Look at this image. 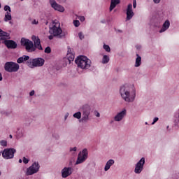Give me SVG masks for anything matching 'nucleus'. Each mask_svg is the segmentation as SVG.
Returning <instances> with one entry per match:
<instances>
[{
  "label": "nucleus",
  "instance_id": "nucleus-36",
  "mask_svg": "<svg viewBox=\"0 0 179 179\" xmlns=\"http://www.w3.org/2000/svg\"><path fill=\"white\" fill-rule=\"evenodd\" d=\"M158 120H159L158 117L154 118L153 122H152V124L153 125L154 124H155L156 122H157Z\"/></svg>",
  "mask_w": 179,
  "mask_h": 179
},
{
  "label": "nucleus",
  "instance_id": "nucleus-9",
  "mask_svg": "<svg viewBox=\"0 0 179 179\" xmlns=\"http://www.w3.org/2000/svg\"><path fill=\"white\" fill-rule=\"evenodd\" d=\"M39 168L40 166L38 162L33 163V164L30 167L27 169L26 175L31 176L34 173H36L37 172H38Z\"/></svg>",
  "mask_w": 179,
  "mask_h": 179
},
{
  "label": "nucleus",
  "instance_id": "nucleus-24",
  "mask_svg": "<svg viewBox=\"0 0 179 179\" xmlns=\"http://www.w3.org/2000/svg\"><path fill=\"white\" fill-rule=\"evenodd\" d=\"M8 73H13V72H17L19 69L18 68H6L4 69Z\"/></svg>",
  "mask_w": 179,
  "mask_h": 179
},
{
  "label": "nucleus",
  "instance_id": "nucleus-27",
  "mask_svg": "<svg viewBox=\"0 0 179 179\" xmlns=\"http://www.w3.org/2000/svg\"><path fill=\"white\" fill-rule=\"evenodd\" d=\"M81 112H77L75 114H73V117L76 118L77 120L81 119Z\"/></svg>",
  "mask_w": 179,
  "mask_h": 179
},
{
  "label": "nucleus",
  "instance_id": "nucleus-46",
  "mask_svg": "<svg viewBox=\"0 0 179 179\" xmlns=\"http://www.w3.org/2000/svg\"><path fill=\"white\" fill-rule=\"evenodd\" d=\"M3 80V76H1V73H0V81Z\"/></svg>",
  "mask_w": 179,
  "mask_h": 179
},
{
  "label": "nucleus",
  "instance_id": "nucleus-1",
  "mask_svg": "<svg viewBox=\"0 0 179 179\" xmlns=\"http://www.w3.org/2000/svg\"><path fill=\"white\" fill-rule=\"evenodd\" d=\"M31 40L32 41L26 38H22L20 41L21 45L25 47L27 52H34V51H36V48L43 51V46H41V41L40 40V38L33 35L31 36Z\"/></svg>",
  "mask_w": 179,
  "mask_h": 179
},
{
  "label": "nucleus",
  "instance_id": "nucleus-29",
  "mask_svg": "<svg viewBox=\"0 0 179 179\" xmlns=\"http://www.w3.org/2000/svg\"><path fill=\"white\" fill-rule=\"evenodd\" d=\"M3 10H5V12H8L10 13V12H12V10H10V6H5Z\"/></svg>",
  "mask_w": 179,
  "mask_h": 179
},
{
  "label": "nucleus",
  "instance_id": "nucleus-33",
  "mask_svg": "<svg viewBox=\"0 0 179 179\" xmlns=\"http://www.w3.org/2000/svg\"><path fill=\"white\" fill-rule=\"evenodd\" d=\"M78 37L80 40H83V38H85V36H83V34H82V32L78 33Z\"/></svg>",
  "mask_w": 179,
  "mask_h": 179
},
{
  "label": "nucleus",
  "instance_id": "nucleus-50",
  "mask_svg": "<svg viewBox=\"0 0 179 179\" xmlns=\"http://www.w3.org/2000/svg\"><path fill=\"white\" fill-rule=\"evenodd\" d=\"M52 69V71H57V69Z\"/></svg>",
  "mask_w": 179,
  "mask_h": 179
},
{
  "label": "nucleus",
  "instance_id": "nucleus-22",
  "mask_svg": "<svg viewBox=\"0 0 179 179\" xmlns=\"http://www.w3.org/2000/svg\"><path fill=\"white\" fill-rule=\"evenodd\" d=\"M136 57L135 66L138 68V66H141V64H142V57L138 54H136Z\"/></svg>",
  "mask_w": 179,
  "mask_h": 179
},
{
  "label": "nucleus",
  "instance_id": "nucleus-49",
  "mask_svg": "<svg viewBox=\"0 0 179 179\" xmlns=\"http://www.w3.org/2000/svg\"><path fill=\"white\" fill-rule=\"evenodd\" d=\"M118 33H122V30L118 29L117 30Z\"/></svg>",
  "mask_w": 179,
  "mask_h": 179
},
{
  "label": "nucleus",
  "instance_id": "nucleus-42",
  "mask_svg": "<svg viewBox=\"0 0 179 179\" xmlns=\"http://www.w3.org/2000/svg\"><path fill=\"white\" fill-rule=\"evenodd\" d=\"M176 119H177V120H176V121L179 122V113H178V114H176Z\"/></svg>",
  "mask_w": 179,
  "mask_h": 179
},
{
  "label": "nucleus",
  "instance_id": "nucleus-43",
  "mask_svg": "<svg viewBox=\"0 0 179 179\" xmlns=\"http://www.w3.org/2000/svg\"><path fill=\"white\" fill-rule=\"evenodd\" d=\"M87 69L85 68H81V69H77V71H83V70H86Z\"/></svg>",
  "mask_w": 179,
  "mask_h": 179
},
{
  "label": "nucleus",
  "instance_id": "nucleus-45",
  "mask_svg": "<svg viewBox=\"0 0 179 179\" xmlns=\"http://www.w3.org/2000/svg\"><path fill=\"white\" fill-rule=\"evenodd\" d=\"M48 38H49V40H52V38H54V35H50L48 36Z\"/></svg>",
  "mask_w": 179,
  "mask_h": 179
},
{
  "label": "nucleus",
  "instance_id": "nucleus-23",
  "mask_svg": "<svg viewBox=\"0 0 179 179\" xmlns=\"http://www.w3.org/2000/svg\"><path fill=\"white\" fill-rule=\"evenodd\" d=\"M4 22H9V20H12V14L9 12H6L3 19Z\"/></svg>",
  "mask_w": 179,
  "mask_h": 179
},
{
  "label": "nucleus",
  "instance_id": "nucleus-35",
  "mask_svg": "<svg viewBox=\"0 0 179 179\" xmlns=\"http://www.w3.org/2000/svg\"><path fill=\"white\" fill-rule=\"evenodd\" d=\"M78 19L80 22H83L85 20V16H79Z\"/></svg>",
  "mask_w": 179,
  "mask_h": 179
},
{
  "label": "nucleus",
  "instance_id": "nucleus-57",
  "mask_svg": "<svg viewBox=\"0 0 179 179\" xmlns=\"http://www.w3.org/2000/svg\"><path fill=\"white\" fill-rule=\"evenodd\" d=\"M21 1H23V0H21Z\"/></svg>",
  "mask_w": 179,
  "mask_h": 179
},
{
  "label": "nucleus",
  "instance_id": "nucleus-7",
  "mask_svg": "<svg viewBox=\"0 0 179 179\" xmlns=\"http://www.w3.org/2000/svg\"><path fill=\"white\" fill-rule=\"evenodd\" d=\"M8 34V37L6 38V39H0L3 41H4L5 45H6L7 48L13 50L15 48H17V43L15 42V41L9 40L10 38V34L9 33H7Z\"/></svg>",
  "mask_w": 179,
  "mask_h": 179
},
{
  "label": "nucleus",
  "instance_id": "nucleus-54",
  "mask_svg": "<svg viewBox=\"0 0 179 179\" xmlns=\"http://www.w3.org/2000/svg\"><path fill=\"white\" fill-rule=\"evenodd\" d=\"M68 116L67 115H66V117H65V119L66 120V117H67Z\"/></svg>",
  "mask_w": 179,
  "mask_h": 179
},
{
  "label": "nucleus",
  "instance_id": "nucleus-28",
  "mask_svg": "<svg viewBox=\"0 0 179 179\" xmlns=\"http://www.w3.org/2000/svg\"><path fill=\"white\" fill-rule=\"evenodd\" d=\"M103 50L106 51V52H110L111 51V48H110V46L108 45H103Z\"/></svg>",
  "mask_w": 179,
  "mask_h": 179
},
{
  "label": "nucleus",
  "instance_id": "nucleus-38",
  "mask_svg": "<svg viewBox=\"0 0 179 179\" xmlns=\"http://www.w3.org/2000/svg\"><path fill=\"white\" fill-rule=\"evenodd\" d=\"M32 24H38V21L36 20H34L32 21Z\"/></svg>",
  "mask_w": 179,
  "mask_h": 179
},
{
  "label": "nucleus",
  "instance_id": "nucleus-31",
  "mask_svg": "<svg viewBox=\"0 0 179 179\" xmlns=\"http://www.w3.org/2000/svg\"><path fill=\"white\" fill-rule=\"evenodd\" d=\"M45 54H50L51 48L50 46H48L47 48H45Z\"/></svg>",
  "mask_w": 179,
  "mask_h": 179
},
{
  "label": "nucleus",
  "instance_id": "nucleus-14",
  "mask_svg": "<svg viewBox=\"0 0 179 179\" xmlns=\"http://www.w3.org/2000/svg\"><path fill=\"white\" fill-rule=\"evenodd\" d=\"M127 115V110L123 109L122 112L118 113L116 114L115 116H114V121L115 122H120L122 121V119H124V117H126Z\"/></svg>",
  "mask_w": 179,
  "mask_h": 179
},
{
  "label": "nucleus",
  "instance_id": "nucleus-26",
  "mask_svg": "<svg viewBox=\"0 0 179 179\" xmlns=\"http://www.w3.org/2000/svg\"><path fill=\"white\" fill-rule=\"evenodd\" d=\"M71 55H75L73 54V52H72V48H71V47L68 46L66 57H71Z\"/></svg>",
  "mask_w": 179,
  "mask_h": 179
},
{
  "label": "nucleus",
  "instance_id": "nucleus-16",
  "mask_svg": "<svg viewBox=\"0 0 179 179\" xmlns=\"http://www.w3.org/2000/svg\"><path fill=\"white\" fill-rule=\"evenodd\" d=\"M134 11L132 10V4L130 3L127 6V20H131L132 17H134Z\"/></svg>",
  "mask_w": 179,
  "mask_h": 179
},
{
  "label": "nucleus",
  "instance_id": "nucleus-39",
  "mask_svg": "<svg viewBox=\"0 0 179 179\" xmlns=\"http://www.w3.org/2000/svg\"><path fill=\"white\" fill-rule=\"evenodd\" d=\"M136 48L137 50H141V48H142V46L141 45H136Z\"/></svg>",
  "mask_w": 179,
  "mask_h": 179
},
{
  "label": "nucleus",
  "instance_id": "nucleus-37",
  "mask_svg": "<svg viewBox=\"0 0 179 179\" xmlns=\"http://www.w3.org/2000/svg\"><path fill=\"white\" fill-rule=\"evenodd\" d=\"M133 8L135 9L136 8V0L133 1Z\"/></svg>",
  "mask_w": 179,
  "mask_h": 179
},
{
  "label": "nucleus",
  "instance_id": "nucleus-55",
  "mask_svg": "<svg viewBox=\"0 0 179 179\" xmlns=\"http://www.w3.org/2000/svg\"><path fill=\"white\" fill-rule=\"evenodd\" d=\"M10 24H12V22H10Z\"/></svg>",
  "mask_w": 179,
  "mask_h": 179
},
{
  "label": "nucleus",
  "instance_id": "nucleus-32",
  "mask_svg": "<svg viewBox=\"0 0 179 179\" xmlns=\"http://www.w3.org/2000/svg\"><path fill=\"white\" fill-rule=\"evenodd\" d=\"M1 145L3 146V147H6L7 146V141H1Z\"/></svg>",
  "mask_w": 179,
  "mask_h": 179
},
{
  "label": "nucleus",
  "instance_id": "nucleus-41",
  "mask_svg": "<svg viewBox=\"0 0 179 179\" xmlns=\"http://www.w3.org/2000/svg\"><path fill=\"white\" fill-rule=\"evenodd\" d=\"M160 1L162 0H153L154 3H160Z\"/></svg>",
  "mask_w": 179,
  "mask_h": 179
},
{
  "label": "nucleus",
  "instance_id": "nucleus-25",
  "mask_svg": "<svg viewBox=\"0 0 179 179\" xmlns=\"http://www.w3.org/2000/svg\"><path fill=\"white\" fill-rule=\"evenodd\" d=\"M110 61V57L108 55H103L102 59V64H108Z\"/></svg>",
  "mask_w": 179,
  "mask_h": 179
},
{
  "label": "nucleus",
  "instance_id": "nucleus-4",
  "mask_svg": "<svg viewBox=\"0 0 179 179\" xmlns=\"http://www.w3.org/2000/svg\"><path fill=\"white\" fill-rule=\"evenodd\" d=\"M61 24L58 20H55L52 22V27H50L49 33L52 34L54 37H58V38H65L68 36V31L61 29Z\"/></svg>",
  "mask_w": 179,
  "mask_h": 179
},
{
  "label": "nucleus",
  "instance_id": "nucleus-18",
  "mask_svg": "<svg viewBox=\"0 0 179 179\" xmlns=\"http://www.w3.org/2000/svg\"><path fill=\"white\" fill-rule=\"evenodd\" d=\"M121 3V0H111L110 1V6L109 8L110 12H112L113 10L117 6V5H119V3Z\"/></svg>",
  "mask_w": 179,
  "mask_h": 179
},
{
  "label": "nucleus",
  "instance_id": "nucleus-40",
  "mask_svg": "<svg viewBox=\"0 0 179 179\" xmlns=\"http://www.w3.org/2000/svg\"><path fill=\"white\" fill-rule=\"evenodd\" d=\"M76 150H77V148H76V147H73V148H71V149L70 150L71 152H72V151L76 152Z\"/></svg>",
  "mask_w": 179,
  "mask_h": 179
},
{
  "label": "nucleus",
  "instance_id": "nucleus-19",
  "mask_svg": "<svg viewBox=\"0 0 179 179\" xmlns=\"http://www.w3.org/2000/svg\"><path fill=\"white\" fill-rule=\"evenodd\" d=\"M169 27H170V21L166 20L165 22L162 25V28L159 31V33H164L166 30L169 29Z\"/></svg>",
  "mask_w": 179,
  "mask_h": 179
},
{
  "label": "nucleus",
  "instance_id": "nucleus-3",
  "mask_svg": "<svg viewBox=\"0 0 179 179\" xmlns=\"http://www.w3.org/2000/svg\"><path fill=\"white\" fill-rule=\"evenodd\" d=\"M27 62L28 66H43L45 60L41 57H37L35 59H30V57L27 55H23L17 59V64H23V62Z\"/></svg>",
  "mask_w": 179,
  "mask_h": 179
},
{
  "label": "nucleus",
  "instance_id": "nucleus-12",
  "mask_svg": "<svg viewBox=\"0 0 179 179\" xmlns=\"http://www.w3.org/2000/svg\"><path fill=\"white\" fill-rule=\"evenodd\" d=\"M145 164V158L143 157L136 163V168H134V173L136 174L141 173L143 171V167Z\"/></svg>",
  "mask_w": 179,
  "mask_h": 179
},
{
  "label": "nucleus",
  "instance_id": "nucleus-56",
  "mask_svg": "<svg viewBox=\"0 0 179 179\" xmlns=\"http://www.w3.org/2000/svg\"><path fill=\"white\" fill-rule=\"evenodd\" d=\"M0 98H1V96H0Z\"/></svg>",
  "mask_w": 179,
  "mask_h": 179
},
{
  "label": "nucleus",
  "instance_id": "nucleus-8",
  "mask_svg": "<svg viewBox=\"0 0 179 179\" xmlns=\"http://www.w3.org/2000/svg\"><path fill=\"white\" fill-rule=\"evenodd\" d=\"M88 151L87 149H84L80 154L78 155L77 162L76 164H83L86 159H87Z\"/></svg>",
  "mask_w": 179,
  "mask_h": 179
},
{
  "label": "nucleus",
  "instance_id": "nucleus-10",
  "mask_svg": "<svg viewBox=\"0 0 179 179\" xmlns=\"http://www.w3.org/2000/svg\"><path fill=\"white\" fill-rule=\"evenodd\" d=\"M16 153V150L13 148L4 149L3 157L6 159H10L14 157V154Z\"/></svg>",
  "mask_w": 179,
  "mask_h": 179
},
{
  "label": "nucleus",
  "instance_id": "nucleus-44",
  "mask_svg": "<svg viewBox=\"0 0 179 179\" xmlns=\"http://www.w3.org/2000/svg\"><path fill=\"white\" fill-rule=\"evenodd\" d=\"M34 93H35L34 90L31 91L30 92V96H33V95H34Z\"/></svg>",
  "mask_w": 179,
  "mask_h": 179
},
{
  "label": "nucleus",
  "instance_id": "nucleus-47",
  "mask_svg": "<svg viewBox=\"0 0 179 179\" xmlns=\"http://www.w3.org/2000/svg\"><path fill=\"white\" fill-rule=\"evenodd\" d=\"M96 117H100L99 113L97 112V113L96 114Z\"/></svg>",
  "mask_w": 179,
  "mask_h": 179
},
{
  "label": "nucleus",
  "instance_id": "nucleus-11",
  "mask_svg": "<svg viewBox=\"0 0 179 179\" xmlns=\"http://www.w3.org/2000/svg\"><path fill=\"white\" fill-rule=\"evenodd\" d=\"M50 6L57 12H65V8L58 4L55 0H50Z\"/></svg>",
  "mask_w": 179,
  "mask_h": 179
},
{
  "label": "nucleus",
  "instance_id": "nucleus-20",
  "mask_svg": "<svg viewBox=\"0 0 179 179\" xmlns=\"http://www.w3.org/2000/svg\"><path fill=\"white\" fill-rule=\"evenodd\" d=\"M115 164V161L113 159H109L108 162H106V164L104 167V171H108L109 169H110L111 166Z\"/></svg>",
  "mask_w": 179,
  "mask_h": 179
},
{
  "label": "nucleus",
  "instance_id": "nucleus-53",
  "mask_svg": "<svg viewBox=\"0 0 179 179\" xmlns=\"http://www.w3.org/2000/svg\"><path fill=\"white\" fill-rule=\"evenodd\" d=\"M1 8H2V5H1V3H0V9H1Z\"/></svg>",
  "mask_w": 179,
  "mask_h": 179
},
{
  "label": "nucleus",
  "instance_id": "nucleus-6",
  "mask_svg": "<svg viewBox=\"0 0 179 179\" xmlns=\"http://www.w3.org/2000/svg\"><path fill=\"white\" fill-rule=\"evenodd\" d=\"M83 110V116L81 121L83 122H87L89 120V115H90L91 112V108L90 106H88L87 104L83 106L82 108Z\"/></svg>",
  "mask_w": 179,
  "mask_h": 179
},
{
  "label": "nucleus",
  "instance_id": "nucleus-34",
  "mask_svg": "<svg viewBox=\"0 0 179 179\" xmlns=\"http://www.w3.org/2000/svg\"><path fill=\"white\" fill-rule=\"evenodd\" d=\"M29 162V160L27 159L25 157H23V163L27 164Z\"/></svg>",
  "mask_w": 179,
  "mask_h": 179
},
{
  "label": "nucleus",
  "instance_id": "nucleus-48",
  "mask_svg": "<svg viewBox=\"0 0 179 179\" xmlns=\"http://www.w3.org/2000/svg\"><path fill=\"white\" fill-rule=\"evenodd\" d=\"M101 23H106V20H101Z\"/></svg>",
  "mask_w": 179,
  "mask_h": 179
},
{
  "label": "nucleus",
  "instance_id": "nucleus-52",
  "mask_svg": "<svg viewBox=\"0 0 179 179\" xmlns=\"http://www.w3.org/2000/svg\"><path fill=\"white\" fill-rule=\"evenodd\" d=\"M10 138H13V136L12 135H10Z\"/></svg>",
  "mask_w": 179,
  "mask_h": 179
},
{
  "label": "nucleus",
  "instance_id": "nucleus-13",
  "mask_svg": "<svg viewBox=\"0 0 179 179\" xmlns=\"http://www.w3.org/2000/svg\"><path fill=\"white\" fill-rule=\"evenodd\" d=\"M75 59V55H71V56H69V57H64L63 59V63L62 65L64 66V68H66L71 66V64H72V62H73V60Z\"/></svg>",
  "mask_w": 179,
  "mask_h": 179
},
{
  "label": "nucleus",
  "instance_id": "nucleus-5",
  "mask_svg": "<svg viewBox=\"0 0 179 179\" xmlns=\"http://www.w3.org/2000/svg\"><path fill=\"white\" fill-rule=\"evenodd\" d=\"M75 62L80 68H90V66H92V60L86 56L80 55L77 57L75 59Z\"/></svg>",
  "mask_w": 179,
  "mask_h": 179
},
{
  "label": "nucleus",
  "instance_id": "nucleus-21",
  "mask_svg": "<svg viewBox=\"0 0 179 179\" xmlns=\"http://www.w3.org/2000/svg\"><path fill=\"white\" fill-rule=\"evenodd\" d=\"M8 37H9V34L0 29V40H6Z\"/></svg>",
  "mask_w": 179,
  "mask_h": 179
},
{
  "label": "nucleus",
  "instance_id": "nucleus-17",
  "mask_svg": "<svg viewBox=\"0 0 179 179\" xmlns=\"http://www.w3.org/2000/svg\"><path fill=\"white\" fill-rule=\"evenodd\" d=\"M4 68H20L19 64L13 62H7L4 65Z\"/></svg>",
  "mask_w": 179,
  "mask_h": 179
},
{
  "label": "nucleus",
  "instance_id": "nucleus-51",
  "mask_svg": "<svg viewBox=\"0 0 179 179\" xmlns=\"http://www.w3.org/2000/svg\"><path fill=\"white\" fill-rule=\"evenodd\" d=\"M19 163H22V159H19Z\"/></svg>",
  "mask_w": 179,
  "mask_h": 179
},
{
  "label": "nucleus",
  "instance_id": "nucleus-2",
  "mask_svg": "<svg viewBox=\"0 0 179 179\" xmlns=\"http://www.w3.org/2000/svg\"><path fill=\"white\" fill-rule=\"evenodd\" d=\"M120 94L122 99L127 103H132L135 100L136 90L134 85H123L120 87Z\"/></svg>",
  "mask_w": 179,
  "mask_h": 179
},
{
  "label": "nucleus",
  "instance_id": "nucleus-15",
  "mask_svg": "<svg viewBox=\"0 0 179 179\" xmlns=\"http://www.w3.org/2000/svg\"><path fill=\"white\" fill-rule=\"evenodd\" d=\"M72 175V168L71 167H64L62 170V178H66Z\"/></svg>",
  "mask_w": 179,
  "mask_h": 179
},
{
  "label": "nucleus",
  "instance_id": "nucleus-30",
  "mask_svg": "<svg viewBox=\"0 0 179 179\" xmlns=\"http://www.w3.org/2000/svg\"><path fill=\"white\" fill-rule=\"evenodd\" d=\"M73 24L76 27H79V26H80V22H79V20H74Z\"/></svg>",
  "mask_w": 179,
  "mask_h": 179
}]
</instances>
